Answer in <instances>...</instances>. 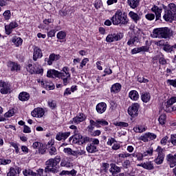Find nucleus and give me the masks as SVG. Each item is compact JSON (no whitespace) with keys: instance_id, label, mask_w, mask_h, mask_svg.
Listing matches in <instances>:
<instances>
[{"instance_id":"e433bc0d","label":"nucleus","mask_w":176,"mask_h":176,"mask_svg":"<svg viewBox=\"0 0 176 176\" xmlns=\"http://www.w3.org/2000/svg\"><path fill=\"white\" fill-rule=\"evenodd\" d=\"M89 126H88L89 131H93L94 130V127H97V124H98V120L94 121L93 120H90L89 121Z\"/></svg>"},{"instance_id":"72a5a7b5","label":"nucleus","mask_w":176,"mask_h":176,"mask_svg":"<svg viewBox=\"0 0 176 176\" xmlns=\"http://www.w3.org/2000/svg\"><path fill=\"white\" fill-rule=\"evenodd\" d=\"M20 101H28L30 100V94L27 92H21L19 95Z\"/></svg>"},{"instance_id":"aec40b11","label":"nucleus","mask_w":176,"mask_h":176,"mask_svg":"<svg viewBox=\"0 0 176 176\" xmlns=\"http://www.w3.org/2000/svg\"><path fill=\"white\" fill-rule=\"evenodd\" d=\"M70 135L71 132L58 133L56 136V140H57V141H62V140L65 141V140H67Z\"/></svg>"},{"instance_id":"338daca9","label":"nucleus","mask_w":176,"mask_h":176,"mask_svg":"<svg viewBox=\"0 0 176 176\" xmlns=\"http://www.w3.org/2000/svg\"><path fill=\"white\" fill-rule=\"evenodd\" d=\"M32 175L33 176H42V175H43V169L40 168V169L37 170V173H34L32 174Z\"/></svg>"},{"instance_id":"09e8293b","label":"nucleus","mask_w":176,"mask_h":176,"mask_svg":"<svg viewBox=\"0 0 176 176\" xmlns=\"http://www.w3.org/2000/svg\"><path fill=\"white\" fill-rule=\"evenodd\" d=\"M63 152L67 155V156H74V151L71 149V148H65Z\"/></svg>"},{"instance_id":"3c124183","label":"nucleus","mask_w":176,"mask_h":176,"mask_svg":"<svg viewBox=\"0 0 176 176\" xmlns=\"http://www.w3.org/2000/svg\"><path fill=\"white\" fill-rule=\"evenodd\" d=\"M10 146H12L15 149L16 153H20V148H19V144L15 142H10Z\"/></svg>"},{"instance_id":"5fc2aeb1","label":"nucleus","mask_w":176,"mask_h":176,"mask_svg":"<svg viewBox=\"0 0 176 176\" xmlns=\"http://www.w3.org/2000/svg\"><path fill=\"white\" fill-rule=\"evenodd\" d=\"M48 106L50 107V108H51V109H54V108H56V107H57V104L56 103V101H54V100H49Z\"/></svg>"},{"instance_id":"c756f323","label":"nucleus","mask_w":176,"mask_h":176,"mask_svg":"<svg viewBox=\"0 0 176 176\" xmlns=\"http://www.w3.org/2000/svg\"><path fill=\"white\" fill-rule=\"evenodd\" d=\"M59 72L56 69H50L47 72V78H58Z\"/></svg>"},{"instance_id":"58836bf2","label":"nucleus","mask_w":176,"mask_h":176,"mask_svg":"<svg viewBox=\"0 0 176 176\" xmlns=\"http://www.w3.org/2000/svg\"><path fill=\"white\" fill-rule=\"evenodd\" d=\"M143 153V157H149V156H152L153 155V148L150 147Z\"/></svg>"},{"instance_id":"13d9d810","label":"nucleus","mask_w":176,"mask_h":176,"mask_svg":"<svg viewBox=\"0 0 176 176\" xmlns=\"http://www.w3.org/2000/svg\"><path fill=\"white\" fill-rule=\"evenodd\" d=\"M146 20L149 21H152V20H155V14L152 13H148L145 15Z\"/></svg>"},{"instance_id":"bb28decb","label":"nucleus","mask_w":176,"mask_h":176,"mask_svg":"<svg viewBox=\"0 0 176 176\" xmlns=\"http://www.w3.org/2000/svg\"><path fill=\"white\" fill-rule=\"evenodd\" d=\"M129 97L132 101H138V98H140V94H138V91L132 90L129 91Z\"/></svg>"},{"instance_id":"0e129e2a","label":"nucleus","mask_w":176,"mask_h":176,"mask_svg":"<svg viewBox=\"0 0 176 176\" xmlns=\"http://www.w3.org/2000/svg\"><path fill=\"white\" fill-rule=\"evenodd\" d=\"M136 157H137V160H138L139 162H141L144 160V154L141 153H138L136 154Z\"/></svg>"},{"instance_id":"7c9ffc66","label":"nucleus","mask_w":176,"mask_h":176,"mask_svg":"<svg viewBox=\"0 0 176 176\" xmlns=\"http://www.w3.org/2000/svg\"><path fill=\"white\" fill-rule=\"evenodd\" d=\"M176 102V97L173 96L171 97L170 99H168L166 102H165V105L166 107H163L164 109L166 111L167 109V108H170V107H171V105H173V104H175Z\"/></svg>"},{"instance_id":"ddd939ff","label":"nucleus","mask_w":176,"mask_h":176,"mask_svg":"<svg viewBox=\"0 0 176 176\" xmlns=\"http://www.w3.org/2000/svg\"><path fill=\"white\" fill-rule=\"evenodd\" d=\"M156 135H155V133H144L143 135H141L140 137V140L141 141H143V142H148V141H149V140H156Z\"/></svg>"},{"instance_id":"49530a36","label":"nucleus","mask_w":176,"mask_h":176,"mask_svg":"<svg viewBox=\"0 0 176 176\" xmlns=\"http://www.w3.org/2000/svg\"><path fill=\"white\" fill-rule=\"evenodd\" d=\"M101 126H108V122L105 120H98V124L96 125V127L98 129H100Z\"/></svg>"},{"instance_id":"6e6552de","label":"nucleus","mask_w":176,"mask_h":176,"mask_svg":"<svg viewBox=\"0 0 176 176\" xmlns=\"http://www.w3.org/2000/svg\"><path fill=\"white\" fill-rule=\"evenodd\" d=\"M32 148L36 151V153H39L40 155H44L46 152V147L43 143L39 142H35L32 144Z\"/></svg>"},{"instance_id":"f257e3e1","label":"nucleus","mask_w":176,"mask_h":176,"mask_svg":"<svg viewBox=\"0 0 176 176\" xmlns=\"http://www.w3.org/2000/svg\"><path fill=\"white\" fill-rule=\"evenodd\" d=\"M61 162V159L59 156H56L54 159L51 158L46 162L47 166L45 168V173H46V176H49L50 173L56 174L58 173V168H57V164Z\"/></svg>"},{"instance_id":"7ed1b4c3","label":"nucleus","mask_w":176,"mask_h":176,"mask_svg":"<svg viewBox=\"0 0 176 176\" xmlns=\"http://www.w3.org/2000/svg\"><path fill=\"white\" fill-rule=\"evenodd\" d=\"M170 34L171 32L168 28H160L153 30L151 36L152 38H164L167 39V38H170Z\"/></svg>"},{"instance_id":"dca6fc26","label":"nucleus","mask_w":176,"mask_h":176,"mask_svg":"<svg viewBox=\"0 0 176 176\" xmlns=\"http://www.w3.org/2000/svg\"><path fill=\"white\" fill-rule=\"evenodd\" d=\"M19 27V24L16 21H12L10 23L9 25L5 26L6 33L7 35H10L12 34V30L14 28H17Z\"/></svg>"},{"instance_id":"c9c22d12","label":"nucleus","mask_w":176,"mask_h":176,"mask_svg":"<svg viewBox=\"0 0 176 176\" xmlns=\"http://www.w3.org/2000/svg\"><path fill=\"white\" fill-rule=\"evenodd\" d=\"M138 42H140V40L138 39V37L135 36L133 38H130L128 41L127 45L129 46H133V45H137V43H138Z\"/></svg>"},{"instance_id":"423d86ee","label":"nucleus","mask_w":176,"mask_h":176,"mask_svg":"<svg viewBox=\"0 0 176 176\" xmlns=\"http://www.w3.org/2000/svg\"><path fill=\"white\" fill-rule=\"evenodd\" d=\"M122 38H123L122 33H110L106 37V42L112 43V42L120 41Z\"/></svg>"},{"instance_id":"f704fd0d","label":"nucleus","mask_w":176,"mask_h":176,"mask_svg":"<svg viewBox=\"0 0 176 176\" xmlns=\"http://www.w3.org/2000/svg\"><path fill=\"white\" fill-rule=\"evenodd\" d=\"M12 43H14L16 47H19L23 45V38L14 36L12 38Z\"/></svg>"},{"instance_id":"bf43d9fd","label":"nucleus","mask_w":176,"mask_h":176,"mask_svg":"<svg viewBox=\"0 0 176 176\" xmlns=\"http://www.w3.org/2000/svg\"><path fill=\"white\" fill-rule=\"evenodd\" d=\"M166 83L167 85H168V86H173V87H176V79L167 80Z\"/></svg>"},{"instance_id":"4be33fe9","label":"nucleus","mask_w":176,"mask_h":176,"mask_svg":"<svg viewBox=\"0 0 176 176\" xmlns=\"http://www.w3.org/2000/svg\"><path fill=\"white\" fill-rule=\"evenodd\" d=\"M86 119V116L84 114H78L76 117L73 118L72 123L73 124H79L81 122H83Z\"/></svg>"},{"instance_id":"6ab92c4d","label":"nucleus","mask_w":176,"mask_h":176,"mask_svg":"<svg viewBox=\"0 0 176 176\" xmlns=\"http://www.w3.org/2000/svg\"><path fill=\"white\" fill-rule=\"evenodd\" d=\"M151 11L155 13L156 20H160V19L162 17V12H163V10L156 6H154L151 8Z\"/></svg>"},{"instance_id":"a878e982","label":"nucleus","mask_w":176,"mask_h":176,"mask_svg":"<svg viewBox=\"0 0 176 176\" xmlns=\"http://www.w3.org/2000/svg\"><path fill=\"white\" fill-rule=\"evenodd\" d=\"M146 130H148V127L144 124L136 125L133 128V131H135V133H144V131H146Z\"/></svg>"},{"instance_id":"c03bdc74","label":"nucleus","mask_w":176,"mask_h":176,"mask_svg":"<svg viewBox=\"0 0 176 176\" xmlns=\"http://www.w3.org/2000/svg\"><path fill=\"white\" fill-rule=\"evenodd\" d=\"M3 17L4 20H10L12 17V12L10 10H7L3 13Z\"/></svg>"},{"instance_id":"2f4dec72","label":"nucleus","mask_w":176,"mask_h":176,"mask_svg":"<svg viewBox=\"0 0 176 176\" xmlns=\"http://www.w3.org/2000/svg\"><path fill=\"white\" fill-rule=\"evenodd\" d=\"M129 17H131V19H132V20L135 22V23H138V21H140L141 17H140V15H138V14L131 11L129 13Z\"/></svg>"},{"instance_id":"cd10ccee","label":"nucleus","mask_w":176,"mask_h":176,"mask_svg":"<svg viewBox=\"0 0 176 176\" xmlns=\"http://www.w3.org/2000/svg\"><path fill=\"white\" fill-rule=\"evenodd\" d=\"M120 90H122V85L118 82L113 84L111 87V92L114 93L115 94L119 93Z\"/></svg>"},{"instance_id":"79ce46f5","label":"nucleus","mask_w":176,"mask_h":176,"mask_svg":"<svg viewBox=\"0 0 176 176\" xmlns=\"http://www.w3.org/2000/svg\"><path fill=\"white\" fill-rule=\"evenodd\" d=\"M61 167H72V164L68 162V160L67 159H63L60 162Z\"/></svg>"},{"instance_id":"9d476101","label":"nucleus","mask_w":176,"mask_h":176,"mask_svg":"<svg viewBox=\"0 0 176 176\" xmlns=\"http://www.w3.org/2000/svg\"><path fill=\"white\" fill-rule=\"evenodd\" d=\"M0 93L2 94H9V93L12 92V89L10 88V84L4 82L3 80H0Z\"/></svg>"},{"instance_id":"393cba45","label":"nucleus","mask_w":176,"mask_h":176,"mask_svg":"<svg viewBox=\"0 0 176 176\" xmlns=\"http://www.w3.org/2000/svg\"><path fill=\"white\" fill-rule=\"evenodd\" d=\"M20 173H21V168L19 167L16 169L14 168H10L9 172L7 173V176H18Z\"/></svg>"},{"instance_id":"f3484780","label":"nucleus","mask_w":176,"mask_h":176,"mask_svg":"<svg viewBox=\"0 0 176 176\" xmlns=\"http://www.w3.org/2000/svg\"><path fill=\"white\" fill-rule=\"evenodd\" d=\"M96 111L102 114L107 111V103L105 102H100L96 107Z\"/></svg>"},{"instance_id":"69168bd1","label":"nucleus","mask_w":176,"mask_h":176,"mask_svg":"<svg viewBox=\"0 0 176 176\" xmlns=\"http://www.w3.org/2000/svg\"><path fill=\"white\" fill-rule=\"evenodd\" d=\"M170 142L173 145H176V134H173L170 135Z\"/></svg>"},{"instance_id":"412c9836","label":"nucleus","mask_w":176,"mask_h":176,"mask_svg":"<svg viewBox=\"0 0 176 176\" xmlns=\"http://www.w3.org/2000/svg\"><path fill=\"white\" fill-rule=\"evenodd\" d=\"M74 136L73 138V143L74 144H83L85 142V138L82 135L74 133Z\"/></svg>"},{"instance_id":"6e6d98bb","label":"nucleus","mask_w":176,"mask_h":176,"mask_svg":"<svg viewBox=\"0 0 176 176\" xmlns=\"http://www.w3.org/2000/svg\"><path fill=\"white\" fill-rule=\"evenodd\" d=\"M14 116V110L11 109L6 112L4 115L5 118H12V116Z\"/></svg>"},{"instance_id":"a18cd8bd","label":"nucleus","mask_w":176,"mask_h":176,"mask_svg":"<svg viewBox=\"0 0 176 176\" xmlns=\"http://www.w3.org/2000/svg\"><path fill=\"white\" fill-rule=\"evenodd\" d=\"M143 166L145 170H153V163L152 162H144Z\"/></svg>"},{"instance_id":"b1692460","label":"nucleus","mask_w":176,"mask_h":176,"mask_svg":"<svg viewBox=\"0 0 176 176\" xmlns=\"http://www.w3.org/2000/svg\"><path fill=\"white\" fill-rule=\"evenodd\" d=\"M141 52H149V47L148 46H142L140 47H135L131 50L132 54H137L141 53Z\"/></svg>"},{"instance_id":"2eb2a0df","label":"nucleus","mask_w":176,"mask_h":176,"mask_svg":"<svg viewBox=\"0 0 176 176\" xmlns=\"http://www.w3.org/2000/svg\"><path fill=\"white\" fill-rule=\"evenodd\" d=\"M31 115L33 118H42L45 115V111L43 109L38 107L31 112Z\"/></svg>"},{"instance_id":"e2e57ef3","label":"nucleus","mask_w":176,"mask_h":176,"mask_svg":"<svg viewBox=\"0 0 176 176\" xmlns=\"http://www.w3.org/2000/svg\"><path fill=\"white\" fill-rule=\"evenodd\" d=\"M23 133L25 134H30L31 133V128L27 125L23 126Z\"/></svg>"},{"instance_id":"0eeeda50","label":"nucleus","mask_w":176,"mask_h":176,"mask_svg":"<svg viewBox=\"0 0 176 176\" xmlns=\"http://www.w3.org/2000/svg\"><path fill=\"white\" fill-rule=\"evenodd\" d=\"M140 109V104L133 103L128 108V113L131 118L138 116V111Z\"/></svg>"},{"instance_id":"a19ab883","label":"nucleus","mask_w":176,"mask_h":176,"mask_svg":"<svg viewBox=\"0 0 176 176\" xmlns=\"http://www.w3.org/2000/svg\"><path fill=\"white\" fill-rule=\"evenodd\" d=\"M166 120L167 117L166 116V114H162L158 118V122L160 124H162V126H163L166 124Z\"/></svg>"},{"instance_id":"de8ad7c7","label":"nucleus","mask_w":176,"mask_h":176,"mask_svg":"<svg viewBox=\"0 0 176 176\" xmlns=\"http://www.w3.org/2000/svg\"><path fill=\"white\" fill-rule=\"evenodd\" d=\"M128 3L132 9H135V8L140 5V2L138 1H128Z\"/></svg>"},{"instance_id":"4468645a","label":"nucleus","mask_w":176,"mask_h":176,"mask_svg":"<svg viewBox=\"0 0 176 176\" xmlns=\"http://www.w3.org/2000/svg\"><path fill=\"white\" fill-rule=\"evenodd\" d=\"M43 57V54L42 53V50L38 47L35 46L33 48V60L36 61L38 58H42Z\"/></svg>"},{"instance_id":"8fccbe9b","label":"nucleus","mask_w":176,"mask_h":176,"mask_svg":"<svg viewBox=\"0 0 176 176\" xmlns=\"http://www.w3.org/2000/svg\"><path fill=\"white\" fill-rule=\"evenodd\" d=\"M89 62V58H85L82 60L80 62L79 69H83V67H86V64Z\"/></svg>"},{"instance_id":"37998d69","label":"nucleus","mask_w":176,"mask_h":176,"mask_svg":"<svg viewBox=\"0 0 176 176\" xmlns=\"http://www.w3.org/2000/svg\"><path fill=\"white\" fill-rule=\"evenodd\" d=\"M83 155H86V151L82 149H77L76 151H74V156L78 157V156H82Z\"/></svg>"},{"instance_id":"39448f33","label":"nucleus","mask_w":176,"mask_h":176,"mask_svg":"<svg viewBox=\"0 0 176 176\" xmlns=\"http://www.w3.org/2000/svg\"><path fill=\"white\" fill-rule=\"evenodd\" d=\"M58 79L63 80V86H67L71 80V73L69 72V67H63L60 72L58 73Z\"/></svg>"},{"instance_id":"9b49d317","label":"nucleus","mask_w":176,"mask_h":176,"mask_svg":"<svg viewBox=\"0 0 176 176\" xmlns=\"http://www.w3.org/2000/svg\"><path fill=\"white\" fill-rule=\"evenodd\" d=\"M27 71L30 72V74H38L42 75L43 74V69L39 68L36 67V65H32V64H29L27 67Z\"/></svg>"},{"instance_id":"a211bd4d","label":"nucleus","mask_w":176,"mask_h":176,"mask_svg":"<svg viewBox=\"0 0 176 176\" xmlns=\"http://www.w3.org/2000/svg\"><path fill=\"white\" fill-rule=\"evenodd\" d=\"M166 160L168 162V164H169L170 167L171 168L175 167L176 166V158L174 157V155L171 154H168L166 156Z\"/></svg>"},{"instance_id":"1a4fd4ad","label":"nucleus","mask_w":176,"mask_h":176,"mask_svg":"<svg viewBox=\"0 0 176 176\" xmlns=\"http://www.w3.org/2000/svg\"><path fill=\"white\" fill-rule=\"evenodd\" d=\"M157 153V158L154 160L156 164H162L164 162V153H163V148L158 146L155 150Z\"/></svg>"},{"instance_id":"ea45409f","label":"nucleus","mask_w":176,"mask_h":176,"mask_svg":"<svg viewBox=\"0 0 176 176\" xmlns=\"http://www.w3.org/2000/svg\"><path fill=\"white\" fill-rule=\"evenodd\" d=\"M141 98L143 102H148L151 100V95L148 93L142 94Z\"/></svg>"},{"instance_id":"20e7f679","label":"nucleus","mask_w":176,"mask_h":176,"mask_svg":"<svg viewBox=\"0 0 176 176\" xmlns=\"http://www.w3.org/2000/svg\"><path fill=\"white\" fill-rule=\"evenodd\" d=\"M111 21L113 25H119V24H126L129 20L126 15H123L122 11L118 10L116 11L115 14L111 18Z\"/></svg>"},{"instance_id":"603ef678","label":"nucleus","mask_w":176,"mask_h":176,"mask_svg":"<svg viewBox=\"0 0 176 176\" xmlns=\"http://www.w3.org/2000/svg\"><path fill=\"white\" fill-rule=\"evenodd\" d=\"M56 36L58 39H65V36H67V33H65V32L60 31L58 32Z\"/></svg>"},{"instance_id":"680f3d73","label":"nucleus","mask_w":176,"mask_h":176,"mask_svg":"<svg viewBox=\"0 0 176 176\" xmlns=\"http://www.w3.org/2000/svg\"><path fill=\"white\" fill-rule=\"evenodd\" d=\"M115 142H116V140L113 138H109L107 140V145L112 146Z\"/></svg>"},{"instance_id":"473e14b6","label":"nucleus","mask_w":176,"mask_h":176,"mask_svg":"<svg viewBox=\"0 0 176 176\" xmlns=\"http://www.w3.org/2000/svg\"><path fill=\"white\" fill-rule=\"evenodd\" d=\"M86 151L88 153H94L95 152H97V146L88 144L86 147Z\"/></svg>"},{"instance_id":"052dcab7","label":"nucleus","mask_w":176,"mask_h":176,"mask_svg":"<svg viewBox=\"0 0 176 176\" xmlns=\"http://www.w3.org/2000/svg\"><path fill=\"white\" fill-rule=\"evenodd\" d=\"M50 155H51V156H53L54 155H57V149H56V147L52 146L50 148Z\"/></svg>"},{"instance_id":"c85d7f7f","label":"nucleus","mask_w":176,"mask_h":176,"mask_svg":"<svg viewBox=\"0 0 176 176\" xmlns=\"http://www.w3.org/2000/svg\"><path fill=\"white\" fill-rule=\"evenodd\" d=\"M8 67L11 69V71H19L20 69V65L12 61L8 63Z\"/></svg>"},{"instance_id":"5701e85b","label":"nucleus","mask_w":176,"mask_h":176,"mask_svg":"<svg viewBox=\"0 0 176 176\" xmlns=\"http://www.w3.org/2000/svg\"><path fill=\"white\" fill-rule=\"evenodd\" d=\"M110 169L109 171L111 173L112 175H116V174L120 173L122 168L115 164H110Z\"/></svg>"},{"instance_id":"4c0bfd02","label":"nucleus","mask_w":176,"mask_h":176,"mask_svg":"<svg viewBox=\"0 0 176 176\" xmlns=\"http://www.w3.org/2000/svg\"><path fill=\"white\" fill-rule=\"evenodd\" d=\"M44 87L46 90H54V84L50 81H45L44 84Z\"/></svg>"},{"instance_id":"f03ea898","label":"nucleus","mask_w":176,"mask_h":176,"mask_svg":"<svg viewBox=\"0 0 176 176\" xmlns=\"http://www.w3.org/2000/svg\"><path fill=\"white\" fill-rule=\"evenodd\" d=\"M163 19L165 21H176V5L171 3L168 6V10L165 12Z\"/></svg>"},{"instance_id":"f8f14e48","label":"nucleus","mask_w":176,"mask_h":176,"mask_svg":"<svg viewBox=\"0 0 176 176\" xmlns=\"http://www.w3.org/2000/svg\"><path fill=\"white\" fill-rule=\"evenodd\" d=\"M60 58H61L60 54L52 53L49 56V58H47L45 59V61L47 62V65H53V63L58 61Z\"/></svg>"},{"instance_id":"864d4df0","label":"nucleus","mask_w":176,"mask_h":176,"mask_svg":"<svg viewBox=\"0 0 176 176\" xmlns=\"http://www.w3.org/2000/svg\"><path fill=\"white\" fill-rule=\"evenodd\" d=\"M131 166V161L129 160H126L123 163H122V167L124 168H129Z\"/></svg>"},{"instance_id":"774afa93","label":"nucleus","mask_w":176,"mask_h":176,"mask_svg":"<svg viewBox=\"0 0 176 176\" xmlns=\"http://www.w3.org/2000/svg\"><path fill=\"white\" fill-rule=\"evenodd\" d=\"M23 175L25 176L28 175H32V174H34V172H32L31 170L30 169H25V170H23Z\"/></svg>"},{"instance_id":"4d7b16f0","label":"nucleus","mask_w":176,"mask_h":176,"mask_svg":"<svg viewBox=\"0 0 176 176\" xmlns=\"http://www.w3.org/2000/svg\"><path fill=\"white\" fill-rule=\"evenodd\" d=\"M115 126H118V127H129V124L126 122H116L114 123Z\"/></svg>"}]
</instances>
